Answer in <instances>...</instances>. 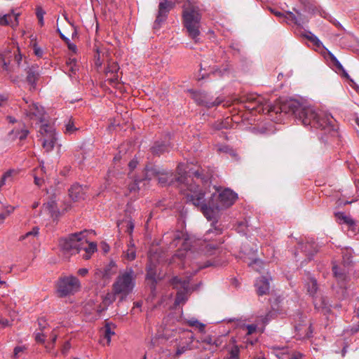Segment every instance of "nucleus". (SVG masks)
Instances as JSON below:
<instances>
[{"label":"nucleus","instance_id":"12","mask_svg":"<svg viewBox=\"0 0 359 359\" xmlns=\"http://www.w3.org/2000/svg\"><path fill=\"white\" fill-rule=\"evenodd\" d=\"M177 2V0H162L160 1L158 14L154 23V29L161 27L162 23L166 20L168 13Z\"/></svg>","mask_w":359,"mask_h":359},{"label":"nucleus","instance_id":"26","mask_svg":"<svg viewBox=\"0 0 359 359\" xmlns=\"http://www.w3.org/2000/svg\"><path fill=\"white\" fill-rule=\"evenodd\" d=\"M43 210L44 212H48L51 217L55 216L57 212V206L56 203L53 201H50L44 203L43 205Z\"/></svg>","mask_w":359,"mask_h":359},{"label":"nucleus","instance_id":"10","mask_svg":"<svg viewBox=\"0 0 359 359\" xmlns=\"http://www.w3.org/2000/svg\"><path fill=\"white\" fill-rule=\"evenodd\" d=\"M194 334L189 330H183L175 338L173 347L176 349L175 356L179 357L187 350L191 348Z\"/></svg>","mask_w":359,"mask_h":359},{"label":"nucleus","instance_id":"22","mask_svg":"<svg viewBox=\"0 0 359 359\" xmlns=\"http://www.w3.org/2000/svg\"><path fill=\"white\" fill-rule=\"evenodd\" d=\"M346 265L345 264H343V268L341 266L333 264L332 266V271L334 273V277L338 280L339 283H343L346 280V270L345 269Z\"/></svg>","mask_w":359,"mask_h":359},{"label":"nucleus","instance_id":"24","mask_svg":"<svg viewBox=\"0 0 359 359\" xmlns=\"http://www.w3.org/2000/svg\"><path fill=\"white\" fill-rule=\"evenodd\" d=\"M79 130V128L75 126L74 120L70 117L65 122L64 133L67 135H71L75 133Z\"/></svg>","mask_w":359,"mask_h":359},{"label":"nucleus","instance_id":"18","mask_svg":"<svg viewBox=\"0 0 359 359\" xmlns=\"http://www.w3.org/2000/svg\"><path fill=\"white\" fill-rule=\"evenodd\" d=\"M27 78L26 81L28 84L30 86V90H34L36 89V81L39 76V73L38 72V67L35 66H32L28 68L27 72Z\"/></svg>","mask_w":359,"mask_h":359},{"label":"nucleus","instance_id":"61","mask_svg":"<svg viewBox=\"0 0 359 359\" xmlns=\"http://www.w3.org/2000/svg\"><path fill=\"white\" fill-rule=\"evenodd\" d=\"M27 134H28V131H27V130H25V131H23V133H22V135L20 137V139H23V138L26 137H27Z\"/></svg>","mask_w":359,"mask_h":359},{"label":"nucleus","instance_id":"37","mask_svg":"<svg viewBox=\"0 0 359 359\" xmlns=\"http://www.w3.org/2000/svg\"><path fill=\"white\" fill-rule=\"evenodd\" d=\"M339 218L341 220H343V222L350 226L353 225L354 224V222L353 221V219L346 216V215H344V214H339Z\"/></svg>","mask_w":359,"mask_h":359},{"label":"nucleus","instance_id":"64","mask_svg":"<svg viewBox=\"0 0 359 359\" xmlns=\"http://www.w3.org/2000/svg\"><path fill=\"white\" fill-rule=\"evenodd\" d=\"M39 202H34L33 204H32V208L34 209V208H36L38 206H39Z\"/></svg>","mask_w":359,"mask_h":359},{"label":"nucleus","instance_id":"60","mask_svg":"<svg viewBox=\"0 0 359 359\" xmlns=\"http://www.w3.org/2000/svg\"><path fill=\"white\" fill-rule=\"evenodd\" d=\"M60 37L62 39H63L65 42H69V39L66 37L62 33L60 32Z\"/></svg>","mask_w":359,"mask_h":359},{"label":"nucleus","instance_id":"51","mask_svg":"<svg viewBox=\"0 0 359 359\" xmlns=\"http://www.w3.org/2000/svg\"><path fill=\"white\" fill-rule=\"evenodd\" d=\"M67 45H68V48H69V49L70 50H72V52H74V53H76V49H77V48H76V46L74 43H71L70 41H69V42H67Z\"/></svg>","mask_w":359,"mask_h":359},{"label":"nucleus","instance_id":"48","mask_svg":"<svg viewBox=\"0 0 359 359\" xmlns=\"http://www.w3.org/2000/svg\"><path fill=\"white\" fill-rule=\"evenodd\" d=\"M290 359H303V354L299 352L292 353Z\"/></svg>","mask_w":359,"mask_h":359},{"label":"nucleus","instance_id":"20","mask_svg":"<svg viewBox=\"0 0 359 359\" xmlns=\"http://www.w3.org/2000/svg\"><path fill=\"white\" fill-rule=\"evenodd\" d=\"M85 194L83 187L79 184H73L69 189V197L73 201L84 199Z\"/></svg>","mask_w":359,"mask_h":359},{"label":"nucleus","instance_id":"44","mask_svg":"<svg viewBox=\"0 0 359 359\" xmlns=\"http://www.w3.org/2000/svg\"><path fill=\"white\" fill-rule=\"evenodd\" d=\"M134 224L131 220L127 222L126 224V232H128L130 235L132 234L134 229Z\"/></svg>","mask_w":359,"mask_h":359},{"label":"nucleus","instance_id":"36","mask_svg":"<svg viewBox=\"0 0 359 359\" xmlns=\"http://www.w3.org/2000/svg\"><path fill=\"white\" fill-rule=\"evenodd\" d=\"M34 53L38 57H42L43 55V50L41 48H40L36 42L33 43L32 44Z\"/></svg>","mask_w":359,"mask_h":359},{"label":"nucleus","instance_id":"59","mask_svg":"<svg viewBox=\"0 0 359 359\" xmlns=\"http://www.w3.org/2000/svg\"><path fill=\"white\" fill-rule=\"evenodd\" d=\"M142 302H135V303H134V307H133V309H134L135 308H140V307L142 306Z\"/></svg>","mask_w":359,"mask_h":359},{"label":"nucleus","instance_id":"46","mask_svg":"<svg viewBox=\"0 0 359 359\" xmlns=\"http://www.w3.org/2000/svg\"><path fill=\"white\" fill-rule=\"evenodd\" d=\"M287 19L294 22L295 24H297V19L295 15L292 12H287Z\"/></svg>","mask_w":359,"mask_h":359},{"label":"nucleus","instance_id":"21","mask_svg":"<svg viewBox=\"0 0 359 359\" xmlns=\"http://www.w3.org/2000/svg\"><path fill=\"white\" fill-rule=\"evenodd\" d=\"M119 69V67L118 64L115 62H111L108 65L107 67L105 69V74L107 76L110 74L111 77L108 78V80L110 83H116L118 81V71Z\"/></svg>","mask_w":359,"mask_h":359},{"label":"nucleus","instance_id":"33","mask_svg":"<svg viewBox=\"0 0 359 359\" xmlns=\"http://www.w3.org/2000/svg\"><path fill=\"white\" fill-rule=\"evenodd\" d=\"M217 150L220 153L229 154L231 156L235 155L234 151L230 148L228 145H217Z\"/></svg>","mask_w":359,"mask_h":359},{"label":"nucleus","instance_id":"19","mask_svg":"<svg viewBox=\"0 0 359 359\" xmlns=\"http://www.w3.org/2000/svg\"><path fill=\"white\" fill-rule=\"evenodd\" d=\"M115 325L112 323H107L104 327L101 330L103 339H101V343L104 345H109L111 339L113 335L115 334L114 329Z\"/></svg>","mask_w":359,"mask_h":359},{"label":"nucleus","instance_id":"43","mask_svg":"<svg viewBox=\"0 0 359 359\" xmlns=\"http://www.w3.org/2000/svg\"><path fill=\"white\" fill-rule=\"evenodd\" d=\"M328 53L331 57V60L334 62L336 67L339 69H343V66L341 65V64L337 60V59L336 58V57L330 51H328Z\"/></svg>","mask_w":359,"mask_h":359},{"label":"nucleus","instance_id":"29","mask_svg":"<svg viewBox=\"0 0 359 359\" xmlns=\"http://www.w3.org/2000/svg\"><path fill=\"white\" fill-rule=\"evenodd\" d=\"M304 37L306 38L309 41H310L311 42L313 43V44L318 47V48H320L321 46H323V43L322 42L320 41V40L315 35L313 34L312 32H306L304 34Z\"/></svg>","mask_w":359,"mask_h":359},{"label":"nucleus","instance_id":"15","mask_svg":"<svg viewBox=\"0 0 359 359\" xmlns=\"http://www.w3.org/2000/svg\"><path fill=\"white\" fill-rule=\"evenodd\" d=\"M195 100L200 105H203L208 108H211L215 106L220 104L222 102L221 99L217 97L214 102L209 100L208 95L205 93H198L195 95Z\"/></svg>","mask_w":359,"mask_h":359},{"label":"nucleus","instance_id":"41","mask_svg":"<svg viewBox=\"0 0 359 359\" xmlns=\"http://www.w3.org/2000/svg\"><path fill=\"white\" fill-rule=\"evenodd\" d=\"M257 325H248L245 327V329L246 330V334L248 335H250L252 333H254L257 330Z\"/></svg>","mask_w":359,"mask_h":359},{"label":"nucleus","instance_id":"11","mask_svg":"<svg viewBox=\"0 0 359 359\" xmlns=\"http://www.w3.org/2000/svg\"><path fill=\"white\" fill-rule=\"evenodd\" d=\"M171 284L178 290L175 304L177 306L184 303L187 300L188 294L191 290L189 280L176 276L171 280Z\"/></svg>","mask_w":359,"mask_h":359},{"label":"nucleus","instance_id":"40","mask_svg":"<svg viewBox=\"0 0 359 359\" xmlns=\"http://www.w3.org/2000/svg\"><path fill=\"white\" fill-rule=\"evenodd\" d=\"M152 149H153V152L156 154L163 153V151H165L166 150L164 145L161 146L158 144H156L154 147H153Z\"/></svg>","mask_w":359,"mask_h":359},{"label":"nucleus","instance_id":"53","mask_svg":"<svg viewBox=\"0 0 359 359\" xmlns=\"http://www.w3.org/2000/svg\"><path fill=\"white\" fill-rule=\"evenodd\" d=\"M88 271L87 269H85V268L80 269L78 271V274L80 275V276H86L88 273Z\"/></svg>","mask_w":359,"mask_h":359},{"label":"nucleus","instance_id":"28","mask_svg":"<svg viewBox=\"0 0 359 359\" xmlns=\"http://www.w3.org/2000/svg\"><path fill=\"white\" fill-rule=\"evenodd\" d=\"M66 66L67 71L69 72V76H72V75H75L76 74V72L78 71V66L75 59L69 58L66 62Z\"/></svg>","mask_w":359,"mask_h":359},{"label":"nucleus","instance_id":"5","mask_svg":"<svg viewBox=\"0 0 359 359\" xmlns=\"http://www.w3.org/2000/svg\"><path fill=\"white\" fill-rule=\"evenodd\" d=\"M88 231H83L69 235L67 237L59 240V247L65 254L74 255L81 250H84L83 258L88 259L97 251V244L95 242H88L87 236Z\"/></svg>","mask_w":359,"mask_h":359},{"label":"nucleus","instance_id":"8","mask_svg":"<svg viewBox=\"0 0 359 359\" xmlns=\"http://www.w3.org/2000/svg\"><path fill=\"white\" fill-rule=\"evenodd\" d=\"M304 285L307 292L313 299L315 308L318 310H322L325 313L330 311V305L327 299L323 296H319L317 293L318 286L316 279L310 273L307 274Z\"/></svg>","mask_w":359,"mask_h":359},{"label":"nucleus","instance_id":"6","mask_svg":"<svg viewBox=\"0 0 359 359\" xmlns=\"http://www.w3.org/2000/svg\"><path fill=\"white\" fill-rule=\"evenodd\" d=\"M183 23L189 36L196 43L199 41L201 15L198 8L190 0H187L183 5Z\"/></svg>","mask_w":359,"mask_h":359},{"label":"nucleus","instance_id":"3","mask_svg":"<svg viewBox=\"0 0 359 359\" xmlns=\"http://www.w3.org/2000/svg\"><path fill=\"white\" fill-rule=\"evenodd\" d=\"M23 101L21 104L22 110L29 120L40 123L39 133L42 147L46 152L51 151L57 140L55 127L52 124L45 123V111L43 107L28 98H23Z\"/></svg>","mask_w":359,"mask_h":359},{"label":"nucleus","instance_id":"32","mask_svg":"<svg viewBox=\"0 0 359 359\" xmlns=\"http://www.w3.org/2000/svg\"><path fill=\"white\" fill-rule=\"evenodd\" d=\"M240 350L237 345H233L229 350V359H239Z\"/></svg>","mask_w":359,"mask_h":359},{"label":"nucleus","instance_id":"25","mask_svg":"<svg viewBox=\"0 0 359 359\" xmlns=\"http://www.w3.org/2000/svg\"><path fill=\"white\" fill-rule=\"evenodd\" d=\"M39 233V229L38 226H34L32 229L25 234L21 236L20 237V240L25 241L28 240L29 243L34 241L35 238H36Z\"/></svg>","mask_w":359,"mask_h":359},{"label":"nucleus","instance_id":"38","mask_svg":"<svg viewBox=\"0 0 359 359\" xmlns=\"http://www.w3.org/2000/svg\"><path fill=\"white\" fill-rule=\"evenodd\" d=\"M25 350H27V346L25 345L16 346L13 350L14 358H17L18 357L19 353L25 351Z\"/></svg>","mask_w":359,"mask_h":359},{"label":"nucleus","instance_id":"9","mask_svg":"<svg viewBox=\"0 0 359 359\" xmlns=\"http://www.w3.org/2000/svg\"><path fill=\"white\" fill-rule=\"evenodd\" d=\"M80 287V282L73 276L61 278L57 282V292L60 297L74 294Z\"/></svg>","mask_w":359,"mask_h":359},{"label":"nucleus","instance_id":"14","mask_svg":"<svg viewBox=\"0 0 359 359\" xmlns=\"http://www.w3.org/2000/svg\"><path fill=\"white\" fill-rule=\"evenodd\" d=\"M197 342L204 344L205 348L212 351H215L222 343L219 337L211 335H202L197 339Z\"/></svg>","mask_w":359,"mask_h":359},{"label":"nucleus","instance_id":"62","mask_svg":"<svg viewBox=\"0 0 359 359\" xmlns=\"http://www.w3.org/2000/svg\"><path fill=\"white\" fill-rule=\"evenodd\" d=\"M307 245L308 244H306L305 245H304L303 244H301V249L302 251H304V252H306V250H307Z\"/></svg>","mask_w":359,"mask_h":359},{"label":"nucleus","instance_id":"50","mask_svg":"<svg viewBox=\"0 0 359 359\" xmlns=\"http://www.w3.org/2000/svg\"><path fill=\"white\" fill-rule=\"evenodd\" d=\"M0 325L2 327H6L11 326V323L7 319H0Z\"/></svg>","mask_w":359,"mask_h":359},{"label":"nucleus","instance_id":"16","mask_svg":"<svg viewBox=\"0 0 359 359\" xmlns=\"http://www.w3.org/2000/svg\"><path fill=\"white\" fill-rule=\"evenodd\" d=\"M270 278L266 276H262L257 279L255 282V287L259 295L266 294L270 289Z\"/></svg>","mask_w":359,"mask_h":359},{"label":"nucleus","instance_id":"7","mask_svg":"<svg viewBox=\"0 0 359 359\" xmlns=\"http://www.w3.org/2000/svg\"><path fill=\"white\" fill-rule=\"evenodd\" d=\"M135 273L131 268L121 273L113 285L114 292L123 296L128 294L135 286Z\"/></svg>","mask_w":359,"mask_h":359},{"label":"nucleus","instance_id":"49","mask_svg":"<svg viewBox=\"0 0 359 359\" xmlns=\"http://www.w3.org/2000/svg\"><path fill=\"white\" fill-rule=\"evenodd\" d=\"M8 97L4 95L0 94V107H4L6 104Z\"/></svg>","mask_w":359,"mask_h":359},{"label":"nucleus","instance_id":"45","mask_svg":"<svg viewBox=\"0 0 359 359\" xmlns=\"http://www.w3.org/2000/svg\"><path fill=\"white\" fill-rule=\"evenodd\" d=\"M70 348H71V344H70L69 341H66L62 348V350H61L62 353L63 355H66L68 353V351H69Z\"/></svg>","mask_w":359,"mask_h":359},{"label":"nucleus","instance_id":"55","mask_svg":"<svg viewBox=\"0 0 359 359\" xmlns=\"http://www.w3.org/2000/svg\"><path fill=\"white\" fill-rule=\"evenodd\" d=\"M15 61L18 62V64L19 65V64H20V61H21V60H22V55H21V54H20V53H18V54L15 55Z\"/></svg>","mask_w":359,"mask_h":359},{"label":"nucleus","instance_id":"27","mask_svg":"<svg viewBox=\"0 0 359 359\" xmlns=\"http://www.w3.org/2000/svg\"><path fill=\"white\" fill-rule=\"evenodd\" d=\"M115 294V293L112 294L109 292L104 295V297L102 298L103 307L98 310L99 313H101L102 311L107 309V308L114 302Z\"/></svg>","mask_w":359,"mask_h":359},{"label":"nucleus","instance_id":"35","mask_svg":"<svg viewBox=\"0 0 359 359\" xmlns=\"http://www.w3.org/2000/svg\"><path fill=\"white\" fill-rule=\"evenodd\" d=\"M36 14L40 25L43 26L44 25L43 16L45 15V11L41 8L38 7L36 8Z\"/></svg>","mask_w":359,"mask_h":359},{"label":"nucleus","instance_id":"42","mask_svg":"<svg viewBox=\"0 0 359 359\" xmlns=\"http://www.w3.org/2000/svg\"><path fill=\"white\" fill-rule=\"evenodd\" d=\"M35 340L39 343L43 344L46 340V336L43 333H41V332L36 333L35 334Z\"/></svg>","mask_w":359,"mask_h":359},{"label":"nucleus","instance_id":"2","mask_svg":"<svg viewBox=\"0 0 359 359\" xmlns=\"http://www.w3.org/2000/svg\"><path fill=\"white\" fill-rule=\"evenodd\" d=\"M245 108L249 111L264 113L265 111H274L283 115H293L305 126L326 130L333 128L334 118L332 115L323 111L318 110L306 100H290L280 107H272L269 101L263 96L255 93L249 94L245 98Z\"/></svg>","mask_w":359,"mask_h":359},{"label":"nucleus","instance_id":"17","mask_svg":"<svg viewBox=\"0 0 359 359\" xmlns=\"http://www.w3.org/2000/svg\"><path fill=\"white\" fill-rule=\"evenodd\" d=\"M18 13H15L12 11L11 13L1 15H0V25H10L14 28L18 25Z\"/></svg>","mask_w":359,"mask_h":359},{"label":"nucleus","instance_id":"54","mask_svg":"<svg viewBox=\"0 0 359 359\" xmlns=\"http://www.w3.org/2000/svg\"><path fill=\"white\" fill-rule=\"evenodd\" d=\"M57 335L53 332L51 334V341L53 344V346H54V344L55 343V341L57 340Z\"/></svg>","mask_w":359,"mask_h":359},{"label":"nucleus","instance_id":"13","mask_svg":"<svg viewBox=\"0 0 359 359\" xmlns=\"http://www.w3.org/2000/svg\"><path fill=\"white\" fill-rule=\"evenodd\" d=\"M156 256L155 255L149 254V264L147 266V276L146 279L147 281L151 282V288L153 290L155 288V284L156 283Z\"/></svg>","mask_w":359,"mask_h":359},{"label":"nucleus","instance_id":"63","mask_svg":"<svg viewBox=\"0 0 359 359\" xmlns=\"http://www.w3.org/2000/svg\"><path fill=\"white\" fill-rule=\"evenodd\" d=\"M8 119L9 120V122H11V123H15L16 121L15 118H13L11 116H8Z\"/></svg>","mask_w":359,"mask_h":359},{"label":"nucleus","instance_id":"56","mask_svg":"<svg viewBox=\"0 0 359 359\" xmlns=\"http://www.w3.org/2000/svg\"><path fill=\"white\" fill-rule=\"evenodd\" d=\"M271 11L275 15H276L277 17H283V14L280 12V11H274L273 10H271Z\"/></svg>","mask_w":359,"mask_h":359},{"label":"nucleus","instance_id":"4","mask_svg":"<svg viewBox=\"0 0 359 359\" xmlns=\"http://www.w3.org/2000/svg\"><path fill=\"white\" fill-rule=\"evenodd\" d=\"M183 165H180L178 166V172L180 177L177 178H175L173 177V173L172 172L166 171L164 170H161L160 168L151 166L147 167L145 168V175L144 178H139L135 177L134 180V182L128 186V192L130 193H136L140 189V184L143 182L144 185H145V182L151 180L154 177H158V182L161 186H167L170 185L174 183V180L177 181L180 187V191L184 196L186 199L187 200V196L186 193L190 192L189 188H190V185H196V182L194 184L189 183V180L184 175V173L186 172V170L182 169Z\"/></svg>","mask_w":359,"mask_h":359},{"label":"nucleus","instance_id":"39","mask_svg":"<svg viewBox=\"0 0 359 359\" xmlns=\"http://www.w3.org/2000/svg\"><path fill=\"white\" fill-rule=\"evenodd\" d=\"M351 257H352V253H351V250L346 249V252H343V259H344V262L345 264H349L350 259Z\"/></svg>","mask_w":359,"mask_h":359},{"label":"nucleus","instance_id":"31","mask_svg":"<svg viewBox=\"0 0 359 359\" xmlns=\"http://www.w3.org/2000/svg\"><path fill=\"white\" fill-rule=\"evenodd\" d=\"M276 355L278 358V359H290L291 354H289L287 348H277Z\"/></svg>","mask_w":359,"mask_h":359},{"label":"nucleus","instance_id":"30","mask_svg":"<svg viewBox=\"0 0 359 359\" xmlns=\"http://www.w3.org/2000/svg\"><path fill=\"white\" fill-rule=\"evenodd\" d=\"M187 323L191 327H196L198 328L201 333L205 332V325L199 322L197 319L192 318L187 320Z\"/></svg>","mask_w":359,"mask_h":359},{"label":"nucleus","instance_id":"47","mask_svg":"<svg viewBox=\"0 0 359 359\" xmlns=\"http://www.w3.org/2000/svg\"><path fill=\"white\" fill-rule=\"evenodd\" d=\"M34 184L38 186L41 187L43 183V180L41 177H37L35 174H34Z\"/></svg>","mask_w":359,"mask_h":359},{"label":"nucleus","instance_id":"34","mask_svg":"<svg viewBox=\"0 0 359 359\" xmlns=\"http://www.w3.org/2000/svg\"><path fill=\"white\" fill-rule=\"evenodd\" d=\"M271 311H267L265 315L260 314L257 317V322H261L264 325L271 320Z\"/></svg>","mask_w":359,"mask_h":359},{"label":"nucleus","instance_id":"23","mask_svg":"<svg viewBox=\"0 0 359 359\" xmlns=\"http://www.w3.org/2000/svg\"><path fill=\"white\" fill-rule=\"evenodd\" d=\"M123 257L128 261H133L136 257V250L133 241L131 239L128 244V249L123 252Z\"/></svg>","mask_w":359,"mask_h":359},{"label":"nucleus","instance_id":"58","mask_svg":"<svg viewBox=\"0 0 359 359\" xmlns=\"http://www.w3.org/2000/svg\"><path fill=\"white\" fill-rule=\"evenodd\" d=\"M2 62H3V68L4 70H8V63L6 62V60L4 59H2Z\"/></svg>","mask_w":359,"mask_h":359},{"label":"nucleus","instance_id":"1","mask_svg":"<svg viewBox=\"0 0 359 359\" xmlns=\"http://www.w3.org/2000/svg\"><path fill=\"white\" fill-rule=\"evenodd\" d=\"M215 191L210 197L205 198V192L199 189L198 185H190V192L186 193L187 202L191 203L195 206L201 207V210L209 221H212L211 228L203 236V240L198 241L199 250H195L190 248V238L183 232H176L173 234L174 241L172 246H177L182 242V248L173 257V259L179 258L183 260L182 265L190 267L192 272L191 275L196 274L200 269L208 267L212 264L205 261L207 255H212L218 246L224 243L220 236L223 233V227L217 224L216 220L219 212L231 206L238 195L229 188L222 189L213 187Z\"/></svg>","mask_w":359,"mask_h":359},{"label":"nucleus","instance_id":"52","mask_svg":"<svg viewBox=\"0 0 359 359\" xmlns=\"http://www.w3.org/2000/svg\"><path fill=\"white\" fill-rule=\"evenodd\" d=\"M137 161L136 160L133 159L129 163L128 166H129L130 170H133L137 167Z\"/></svg>","mask_w":359,"mask_h":359},{"label":"nucleus","instance_id":"57","mask_svg":"<svg viewBox=\"0 0 359 359\" xmlns=\"http://www.w3.org/2000/svg\"><path fill=\"white\" fill-rule=\"evenodd\" d=\"M194 175L196 177L197 180H200V181H202V179H201V175L198 171L194 172Z\"/></svg>","mask_w":359,"mask_h":359}]
</instances>
